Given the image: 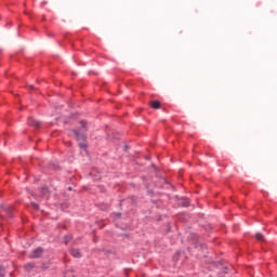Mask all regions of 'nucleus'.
Here are the masks:
<instances>
[{
  "label": "nucleus",
  "mask_w": 277,
  "mask_h": 277,
  "mask_svg": "<svg viewBox=\"0 0 277 277\" xmlns=\"http://www.w3.org/2000/svg\"><path fill=\"white\" fill-rule=\"evenodd\" d=\"M81 129L80 130H75L74 133L76 135V138L79 142V146L80 148H85V131H88V129L85 128V121H81Z\"/></svg>",
  "instance_id": "obj_1"
},
{
  "label": "nucleus",
  "mask_w": 277,
  "mask_h": 277,
  "mask_svg": "<svg viewBox=\"0 0 277 277\" xmlns=\"http://www.w3.org/2000/svg\"><path fill=\"white\" fill-rule=\"evenodd\" d=\"M44 252V249L42 248H37L34 250L30 254V259H40Z\"/></svg>",
  "instance_id": "obj_2"
},
{
  "label": "nucleus",
  "mask_w": 277,
  "mask_h": 277,
  "mask_svg": "<svg viewBox=\"0 0 277 277\" xmlns=\"http://www.w3.org/2000/svg\"><path fill=\"white\" fill-rule=\"evenodd\" d=\"M70 254L74 259H81V251L79 249H71Z\"/></svg>",
  "instance_id": "obj_3"
},
{
  "label": "nucleus",
  "mask_w": 277,
  "mask_h": 277,
  "mask_svg": "<svg viewBox=\"0 0 277 277\" xmlns=\"http://www.w3.org/2000/svg\"><path fill=\"white\" fill-rule=\"evenodd\" d=\"M28 124H29V127L38 128V127H40V121H38V120L34 119V118H28Z\"/></svg>",
  "instance_id": "obj_4"
},
{
  "label": "nucleus",
  "mask_w": 277,
  "mask_h": 277,
  "mask_svg": "<svg viewBox=\"0 0 277 277\" xmlns=\"http://www.w3.org/2000/svg\"><path fill=\"white\" fill-rule=\"evenodd\" d=\"M150 107H153V109H159V107H161V103L159 101H153L150 102Z\"/></svg>",
  "instance_id": "obj_5"
},
{
  "label": "nucleus",
  "mask_w": 277,
  "mask_h": 277,
  "mask_svg": "<svg viewBox=\"0 0 277 277\" xmlns=\"http://www.w3.org/2000/svg\"><path fill=\"white\" fill-rule=\"evenodd\" d=\"M180 205H181L182 207H189V199H187V198H182V199L180 200Z\"/></svg>",
  "instance_id": "obj_6"
},
{
  "label": "nucleus",
  "mask_w": 277,
  "mask_h": 277,
  "mask_svg": "<svg viewBox=\"0 0 277 277\" xmlns=\"http://www.w3.org/2000/svg\"><path fill=\"white\" fill-rule=\"evenodd\" d=\"M255 238L258 239V241H265V238L263 237V234H261V233H258L255 235Z\"/></svg>",
  "instance_id": "obj_7"
},
{
  "label": "nucleus",
  "mask_w": 277,
  "mask_h": 277,
  "mask_svg": "<svg viewBox=\"0 0 277 277\" xmlns=\"http://www.w3.org/2000/svg\"><path fill=\"white\" fill-rule=\"evenodd\" d=\"M70 241H72V236H65V246H68V243H70Z\"/></svg>",
  "instance_id": "obj_8"
},
{
  "label": "nucleus",
  "mask_w": 277,
  "mask_h": 277,
  "mask_svg": "<svg viewBox=\"0 0 277 277\" xmlns=\"http://www.w3.org/2000/svg\"><path fill=\"white\" fill-rule=\"evenodd\" d=\"M2 209L5 211V213L12 212V208H10V207H6V208L2 207Z\"/></svg>",
  "instance_id": "obj_9"
},
{
  "label": "nucleus",
  "mask_w": 277,
  "mask_h": 277,
  "mask_svg": "<svg viewBox=\"0 0 277 277\" xmlns=\"http://www.w3.org/2000/svg\"><path fill=\"white\" fill-rule=\"evenodd\" d=\"M5 276V271H3V267L0 266V277Z\"/></svg>",
  "instance_id": "obj_10"
},
{
  "label": "nucleus",
  "mask_w": 277,
  "mask_h": 277,
  "mask_svg": "<svg viewBox=\"0 0 277 277\" xmlns=\"http://www.w3.org/2000/svg\"><path fill=\"white\" fill-rule=\"evenodd\" d=\"M26 269H34V264L26 265Z\"/></svg>",
  "instance_id": "obj_11"
},
{
  "label": "nucleus",
  "mask_w": 277,
  "mask_h": 277,
  "mask_svg": "<svg viewBox=\"0 0 277 277\" xmlns=\"http://www.w3.org/2000/svg\"><path fill=\"white\" fill-rule=\"evenodd\" d=\"M31 207H34V209H39V206L35 202L31 203Z\"/></svg>",
  "instance_id": "obj_12"
},
{
  "label": "nucleus",
  "mask_w": 277,
  "mask_h": 277,
  "mask_svg": "<svg viewBox=\"0 0 277 277\" xmlns=\"http://www.w3.org/2000/svg\"><path fill=\"white\" fill-rule=\"evenodd\" d=\"M48 188H43V196H47Z\"/></svg>",
  "instance_id": "obj_13"
},
{
  "label": "nucleus",
  "mask_w": 277,
  "mask_h": 277,
  "mask_svg": "<svg viewBox=\"0 0 277 277\" xmlns=\"http://www.w3.org/2000/svg\"><path fill=\"white\" fill-rule=\"evenodd\" d=\"M29 88H30V90H34V85H30Z\"/></svg>",
  "instance_id": "obj_14"
}]
</instances>
